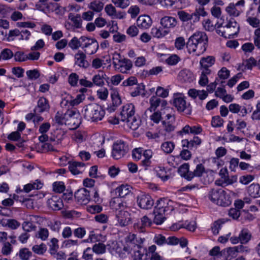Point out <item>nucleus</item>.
<instances>
[{
    "label": "nucleus",
    "instance_id": "nucleus-46",
    "mask_svg": "<svg viewBox=\"0 0 260 260\" xmlns=\"http://www.w3.org/2000/svg\"><path fill=\"white\" fill-rule=\"evenodd\" d=\"M185 228L188 230L190 231H194L196 230V226L194 222H190L189 223H185L183 224V226H181V225H179V226L178 227L177 224H174L173 225V229L174 230H178L179 229L181 228Z\"/></svg>",
    "mask_w": 260,
    "mask_h": 260
},
{
    "label": "nucleus",
    "instance_id": "nucleus-40",
    "mask_svg": "<svg viewBox=\"0 0 260 260\" xmlns=\"http://www.w3.org/2000/svg\"><path fill=\"white\" fill-rule=\"evenodd\" d=\"M210 73V70H202L200 79L199 81L201 86H204L208 83L207 75H209Z\"/></svg>",
    "mask_w": 260,
    "mask_h": 260
},
{
    "label": "nucleus",
    "instance_id": "nucleus-34",
    "mask_svg": "<svg viewBox=\"0 0 260 260\" xmlns=\"http://www.w3.org/2000/svg\"><path fill=\"white\" fill-rule=\"evenodd\" d=\"M68 18L72 22L75 27L79 28L82 27V20L80 14L75 15L73 13H70Z\"/></svg>",
    "mask_w": 260,
    "mask_h": 260
},
{
    "label": "nucleus",
    "instance_id": "nucleus-58",
    "mask_svg": "<svg viewBox=\"0 0 260 260\" xmlns=\"http://www.w3.org/2000/svg\"><path fill=\"white\" fill-rule=\"evenodd\" d=\"M224 221L222 220H218L215 221L212 226V231L214 235H217L219 233V230L221 229Z\"/></svg>",
    "mask_w": 260,
    "mask_h": 260
},
{
    "label": "nucleus",
    "instance_id": "nucleus-59",
    "mask_svg": "<svg viewBox=\"0 0 260 260\" xmlns=\"http://www.w3.org/2000/svg\"><path fill=\"white\" fill-rule=\"evenodd\" d=\"M223 120L219 116H216L213 117L211 124L213 127H219L223 125Z\"/></svg>",
    "mask_w": 260,
    "mask_h": 260
},
{
    "label": "nucleus",
    "instance_id": "nucleus-4",
    "mask_svg": "<svg viewBox=\"0 0 260 260\" xmlns=\"http://www.w3.org/2000/svg\"><path fill=\"white\" fill-rule=\"evenodd\" d=\"M121 116V120L125 121L131 129L136 130L140 126L141 120L135 115V108L133 104H127L123 106Z\"/></svg>",
    "mask_w": 260,
    "mask_h": 260
},
{
    "label": "nucleus",
    "instance_id": "nucleus-42",
    "mask_svg": "<svg viewBox=\"0 0 260 260\" xmlns=\"http://www.w3.org/2000/svg\"><path fill=\"white\" fill-rule=\"evenodd\" d=\"M106 245L102 243L94 244L92 247V251L98 254H102L106 252Z\"/></svg>",
    "mask_w": 260,
    "mask_h": 260
},
{
    "label": "nucleus",
    "instance_id": "nucleus-3",
    "mask_svg": "<svg viewBox=\"0 0 260 260\" xmlns=\"http://www.w3.org/2000/svg\"><path fill=\"white\" fill-rule=\"evenodd\" d=\"M110 207L115 210L116 217L118 224L121 226H125L132 222V217L127 210L126 203L122 202L118 198H113L110 203Z\"/></svg>",
    "mask_w": 260,
    "mask_h": 260
},
{
    "label": "nucleus",
    "instance_id": "nucleus-16",
    "mask_svg": "<svg viewBox=\"0 0 260 260\" xmlns=\"http://www.w3.org/2000/svg\"><path fill=\"white\" fill-rule=\"evenodd\" d=\"M137 24L140 28L147 29L151 25L152 20L147 15H141L137 20Z\"/></svg>",
    "mask_w": 260,
    "mask_h": 260
},
{
    "label": "nucleus",
    "instance_id": "nucleus-9",
    "mask_svg": "<svg viewBox=\"0 0 260 260\" xmlns=\"http://www.w3.org/2000/svg\"><path fill=\"white\" fill-rule=\"evenodd\" d=\"M79 117V112L74 110L67 111L65 113V125H68L71 129L78 127L81 123Z\"/></svg>",
    "mask_w": 260,
    "mask_h": 260
},
{
    "label": "nucleus",
    "instance_id": "nucleus-20",
    "mask_svg": "<svg viewBox=\"0 0 260 260\" xmlns=\"http://www.w3.org/2000/svg\"><path fill=\"white\" fill-rule=\"evenodd\" d=\"M69 169L74 175L80 174L83 171L84 164L76 161L69 162Z\"/></svg>",
    "mask_w": 260,
    "mask_h": 260
},
{
    "label": "nucleus",
    "instance_id": "nucleus-8",
    "mask_svg": "<svg viewBox=\"0 0 260 260\" xmlns=\"http://www.w3.org/2000/svg\"><path fill=\"white\" fill-rule=\"evenodd\" d=\"M173 105L180 112H185L186 114L191 113V107L187 104L185 97L181 93L175 94L173 97Z\"/></svg>",
    "mask_w": 260,
    "mask_h": 260
},
{
    "label": "nucleus",
    "instance_id": "nucleus-29",
    "mask_svg": "<svg viewBox=\"0 0 260 260\" xmlns=\"http://www.w3.org/2000/svg\"><path fill=\"white\" fill-rule=\"evenodd\" d=\"M130 187L127 185H121L115 189V193L120 198H124L131 192Z\"/></svg>",
    "mask_w": 260,
    "mask_h": 260
},
{
    "label": "nucleus",
    "instance_id": "nucleus-52",
    "mask_svg": "<svg viewBox=\"0 0 260 260\" xmlns=\"http://www.w3.org/2000/svg\"><path fill=\"white\" fill-rule=\"evenodd\" d=\"M32 250L38 254H42L46 251V246L43 243L35 245L32 247Z\"/></svg>",
    "mask_w": 260,
    "mask_h": 260
},
{
    "label": "nucleus",
    "instance_id": "nucleus-14",
    "mask_svg": "<svg viewBox=\"0 0 260 260\" xmlns=\"http://www.w3.org/2000/svg\"><path fill=\"white\" fill-rule=\"evenodd\" d=\"M174 203L167 199H162L157 201L156 207L160 210V212L170 213L174 210Z\"/></svg>",
    "mask_w": 260,
    "mask_h": 260
},
{
    "label": "nucleus",
    "instance_id": "nucleus-37",
    "mask_svg": "<svg viewBox=\"0 0 260 260\" xmlns=\"http://www.w3.org/2000/svg\"><path fill=\"white\" fill-rule=\"evenodd\" d=\"M249 195L255 198L260 196V186L258 184H252L248 187V189Z\"/></svg>",
    "mask_w": 260,
    "mask_h": 260
},
{
    "label": "nucleus",
    "instance_id": "nucleus-39",
    "mask_svg": "<svg viewBox=\"0 0 260 260\" xmlns=\"http://www.w3.org/2000/svg\"><path fill=\"white\" fill-rule=\"evenodd\" d=\"M37 182L28 183L23 187V190L25 192H29L32 189H39L42 187L43 184L40 181H36Z\"/></svg>",
    "mask_w": 260,
    "mask_h": 260
},
{
    "label": "nucleus",
    "instance_id": "nucleus-60",
    "mask_svg": "<svg viewBox=\"0 0 260 260\" xmlns=\"http://www.w3.org/2000/svg\"><path fill=\"white\" fill-rule=\"evenodd\" d=\"M246 21L250 25L254 28L258 27L260 24V20L256 17H248Z\"/></svg>",
    "mask_w": 260,
    "mask_h": 260
},
{
    "label": "nucleus",
    "instance_id": "nucleus-10",
    "mask_svg": "<svg viewBox=\"0 0 260 260\" xmlns=\"http://www.w3.org/2000/svg\"><path fill=\"white\" fill-rule=\"evenodd\" d=\"M80 40L85 43L82 45V48L84 51L88 54H93L95 53L99 47L98 41L94 39H90L86 37H81Z\"/></svg>",
    "mask_w": 260,
    "mask_h": 260
},
{
    "label": "nucleus",
    "instance_id": "nucleus-28",
    "mask_svg": "<svg viewBox=\"0 0 260 260\" xmlns=\"http://www.w3.org/2000/svg\"><path fill=\"white\" fill-rule=\"evenodd\" d=\"M104 5L103 2L94 0L88 5V8L93 13H99L103 9Z\"/></svg>",
    "mask_w": 260,
    "mask_h": 260
},
{
    "label": "nucleus",
    "instance_id": "nucleus-36",
    "mask_svg": "<svg viewBox=\"0 0 260 260\" xmlns=\"http://www.w3.org/2000/svg\"><path fill=\"white\" fill-rule=\"evenodd\" d=\"M161 111L162 114H166V119L165 120H167L168 121L175 122V118L173 108L170 107H166Z\"/></svg>",
    "mask_w": 260,
    "mask_h": 260
},
{
    "label": "nucleus",
    "instance_id": "nucleus-22",
    "mask_svg": "<svg viewBox=\"0 0 260 260\" xmlns=\"http://www.w3.org/2000/svg\"><path fill=\"white\" fill-rule=\"evenodd\" d=\"M50 108L48 101L46 98H41L38 101V105L35 111L36 112L42 113L48 111Z\"/></svg>",
    "mask_w": 260,
    "mask_h": 260
},
{
    "label": "nucleus",
    "instance_id": "nucleus-41",
    "mask_svg": "<svg viewBox=\"0 0 260 260\" xmlns=\"http://www.w3.org/2000/svg\"><path fill=\"white\" fill-rule=\"evenodd\" d=\"M106 75L102 73L101 75L100 74L94 75L92 78V83L98 86H103L105 83L104 81V76Z\"/></svg>",
    "mask_w": 260,
    "mask_h": 260
},
{
    "label": "nucleus",
    "instance_id": "nucleus-5",
    "mask_svg": "<svg viewBox=\"0 0 260 260\" xmlns=\"http://www.w3.org/2000/svg\"><path fill=\"white\" fill-rule=\"evenodd\" d=\"M240 29L239 25L233 19H230L227 24L218 25L216 32L218 34L226 38H231L237 35Z\"/></svg>",
    "mask_w": 260,
    "mask_h": 260
},
{
    "label": "nucleus",
    "instance_id": "nucleus-63",
    "mask_svg": "<svg viewBox=\"0 0 260 260\" xmlns=\"http://www.w3.org/2000/svg\"><path fill=\"white\" fill-rule=\"evenodd\" d=\"M87 210L91 214L100 213L102 210V207L99 205H90L87 207Z\"/></svg>",
    "mask_w": 260,
    "mask_h": 260
},
{
    "label": "nucleus",
    "instance_id": "nucleus-51",
    "mask_svg": "<svg viewBox=\"0 0 260 260\" xmlns=\"http://www.w3.org/2000/svg\"><path fill=\"white\" fill-rule=\"evenodd\" d=\"M81 41L80 39L79 40L77 37H74L69 43V46L73 50L77 49L82 46Z\"/></svg>",
    "mask_w": 260,
    "mask_h": 260
},
{
    "label": "nucleus",
    "instance_id": "nucleus-44",
    "mask_svg": "<svg viewBox=\"0 0 260 260\" xmlns=\"http://www.w3.org/2000/svg\"><path fill=\"white\" fill-rule=\"evenodd\" d=\"M174 144L170 141L163 143L161 146V149L166 153H171L174 150Z\"/></svg>",
    "mask_w": 260,
    "mask_h": 260
},
{
    "label": "nucleus",
    "instance_id": "nucleus-21",
    "mask_svg": "<svg viewBox=\"0 0 260 260\" xmlns=\"http://www.w3.org/2000/svg\"><path fill=\"white\" fill-rule=\"evenodd\" d=\"M133 66L132 62L131 60L123 58L122 61L118 64V66L115 68L119 72L122 73H127V71L130 70Z\"/></svg>",
    "mask_w": 260,
    "mask_h": 260
},
{
    "label": "nucleus",
    "instance_id": "nucleus-19",
    "mask_svg": "<svg viewBox=\"0 0 260 260\" xmlns=\"http://www.w3.org/2000/svg\"><path fill=\"white\" fill-rule=\"evenodd\" d=\"M202 132V128L200 126H190L188 125H185L181 131L178 132V134L182 135L183 134H191L198 135Z\"/></svg>",
    "mask_w": 260,
    "mask_h": 260
},
{
    "label": "nucleus",
    "instance_id": "nucleus-48",
    "mask_svg": "<svg viewBox=\"0 0 260 260\" xmlns=\"http://www.w3.org/2000/svg\"><path fill=\"white\" fill-rule=\"evenodd\" d=\"M175 122L168 121L167 120H164L162 121V125L164 130L168 133H170L174 131L175 126L174 125Z\"/></svg>",
    "mask_w": 260,
    "mask_h": 260
},
{
    "label": "nucleus",
    "instance_id": "nucleus-47",
    "mask_svg": "<svg viewBox=\"0 0 260 260\" xmlns=\"http://www.w3.org/2000/svg\"><path fill=\"white\" fill-rule=\"evenodd\" d=\"M31 255V251L26 248L21 249L19 252V256L22 260H28Z\"/></svg>",
    "mask_w": 260,
    "mask_h": 260
},
{
    "label": "nucleus",
    "instance_id": "nucleus-49",
    "mask_svg": "<svg viewBox=\"0 0 260 260\" xmlns=\"http://www.w3.org/2000/svg\"><path fill=\"white\" fill-rule=\"evenodd\" d=\"M151 33L154 37L159 38L166 36L168 32L162 29L154 27L152 28Z\"/></svg>",
    "mask_w": 260,
    "mask_h": 260
},
{
    "label": "nucleus",
    "instance_id": "nucleus-26",
    "mask_svg": "<svg viewBox=\"0 0 260 260\" xmlns=\"http://www.w3.org/2000/svg\"><path fill=\"white\" fill-rule=\"evenodd\" d=\"M215 62V58L211 56L207 57L202 58L200 60L201 70H210L209 68L211 67Z\"/></svg>",
    "mask_w": 260,
    "mask_h": 260
},
{
    "label": "nucleus",
    "instance_id": "nucleus-24",
    "mask_svg": "<svg viewBox=\"0 0 260 260\" xmlns=\"http://www.w3.org/2000/svg\"><path fill=\"white\" fill-rule=\"evenodd\" d=\"M226 13L231 17H235L240 15L242 10L238 8L234 3H230L225 9Z\"/></svg>",
    "mask_w": 260,
    "mask_h": 260
},
{
    "label": "nucleus",
    "instance_id": "nucleus-35",
    "mask_svg": "<svg viewBox=\"0 0 260 260\" xmlns=\"http://www.w3.org/2000/svg\"><path fill=\"white\" fill-rule=\"evenodd\" d=\"M153 214L154 215V218L153 219L154 222L156 224H161L165 219L164 214L165 213L160 212V210L157 209L155 206L153 211Z\"/></svg>",
    "mask_w": 260,
    "mask_h": 260
},
{
    "label": "nucleus",
    "instance_id": "nucleus-12",
    "mask_svg": "<svg viewBox=\"0 0 260 260\" xmlns=\"http://www.w3.org/2000/svg\"><path fill=\"white\" fill-rule=\"evenodd\" d=\"M137 203L141 208L148 210L152 208L154 202L149 194L142 193L137 197Z\"/></svg>",
    "mask_w": 260,
    "mask_h": 260
},
{
    "label": "nucleus",
    "instance_id": "nucleus-64",
    "mask_svg": "<svg viewBox=\"0 0 260 260\" xmlns=\"http://www.w3.org/2000/svg\"><path fill=\"white\" fill-rule=\"evenodd\" d=\"M53 190L56 192L61 193L65 189V186L62 182H55L53 184Z\"/></svg>",
    "mask_w": 260,
    "mask_h": 260
},
{
    "label": "nucleus",
    "instance_id": "nucleus-43",
    "mask_svg": "<svg viewBox=\"0 0 260 260\" xmlns=\"http://www.w3.org/2000/svg\"><path fill=\"white\" fill-rule=\"evenodd\" d=\"M189 166L188 164L185 163L182 165L178 169V173L181 176L184 177L187 179V176L190 172L189 171Z\"/></svg>",
    "mask_w": 260,
    "mask_h": 260
},
{
    "label": "nucleus",
    "instance_id": "nucleus-17",
    "mask_svg": "<svg viewBox=\"0 0 260 260\" xmlns=\"http://www.w3.org/2000/svg\"><path fill=\"white\" fill-rule=\"evenodd\" d=\"M86 55L83 52L79 51L75 55V64L81 68H86L88 67V62L86 60Z\"/></svg>",
    "mask_w": 260,
    "mask_h": 260
},
{
    "label": "nucleus",
    "instance_id": "nucleus-25",
    "mask_svg": "<svg viewBox=\"0 0 260 260\" xmlns=\"http://www.w3.org/2000/svg\"><path fill=\"white\" fill-rule=\"evenodd\" d=\"M161 25L166 28H172L177 24L176 19L172 17L165 16L160 20Z\"/></svg>",
    "mask_w": 260,
    "mask_h": 260
},
{
    "label": "nucleus",
    "instance_id": "nucleus-53",
    "mask_svg": "<svg viewBox=\"0 0 260 260\" xmlns=\"http://www.w3.org/2000/svg\"><path fill=\"white\" fill-rule=\"evenodd\" d=\"M0 55L2 59L4 60H8L12 58L14 54L10 49L6 48L2 51Z\"/></svg>",
    "mask_w": 260,
    "mask_h": 260
},
{
    "label": "nucleus",
    "instance_id": "nucleus-27",
    "mask_svg": "<svg viewBox=\"0 0 260 260\" xmlns=\"http://www.w3.org/2000/svg\"><path fill=\"white\" fill-rule=\"evenodd\" d=\"M239 238L241 244L247 243L251 238V233L249 230L243 229L239 233Z\"/></svg>",
    "mask_w": 260,
    "mask_h": 260
},
{
    "label": "nucleus",
    "instance_id": "nucleus-31",
    "mask_svg": "<svg viewBox=\"0 0 260 260\" xmlns=\"http://www.w3.org/2000/svg\"><path fill=\"white\" fill-rule=\"evenodd\" d=\"M2 224L3 226L8 227L12 230H15L20 225V223L14 219H3Z\"/></svg>",
    "mask_w": 260,
    "mask_h": 260
},
{
    "label": "nucleus",
    "instance_id": "nucleus-7",
    "mask_svg": "<svg viewBox=\"0 0 260 260\" xmlns=\"http://www.w3.org/2000/svg\"><path fill=\"white\" fill-rule=\"evenodd\" d=\"M208 199L213 203L221 206H228L232 203L231 198L222 189H212L208 193Z\"/></svg>",
    "mask_w": 260,
    "mask_h": 260
},
{
    "label": "nucleus",
    "instance_id": "nucleus-32",
    "mask_svg": "<svg viewBox=\"0 0 260 260\" xmlns=\"http://www.w3.org/2000/svg\"><path fill=\"white\" fill-rule=\"evenodd\" d=\"M183 146L186 147L189 149H192L193 147L199 146L201 143V140L198 137H194L193 139L190 141L184 140L182 141Z\"/></svg>",
    "mask_w": 260,
    "mask_h": 260
},
{
    "label": "nucleus",
    "instance_id": "nucleus-1",
    "mask_svg": "<svg viewBox=\"0 0 260 260\" xmlns=\"http://www.w3.org/2000/svg\"><path fill=\"white\" fill-rule=\"evenodd\" d=\"M145 241V238L130 233L125 238V245L123 249L128 252H134L133 260H148L147 248L143 245Z\"/></svg>",
    "mask_w": 260,
    "mask_h": 260
},
{
    "label": "nucleus",
    "instance_id": "nucleus-11",
    "mask_svg": "<svg viewBox=\"0 0 260 260\" xmlns=\"http://www.w3.org/2000/svg\"><path fill=\"white\" fill-rule=\"evenodd\" d=\"M128 150L127 146L123 141H118L113 146L112 156L115 159H118L123 157Z\"/></svg>",
    "mask_w": 260,
    "mask_h": 260
},
{
    "label": "nucleus",
    "instance_id": "nucleus-55",
    "mask_svg": "<svg viewBox=\"0 0 260 260\" xmlns=\"http://www.w3.org/2000/svg\"><path fill=\"white\" fill-rule=\"evenodd\" d=\"M253 42L255 46L260 49V27L254 30Z\"/></svg>",
    "mask_w": 260,
    "mask_h": 260
},
{
    "label": "nucleus",
    "instance_id": "nucleus-38",
    "mask_svg": "<svg viewBox=\"0 0 260 260\" xmlns=\"http://www.w3.org/2000/svg\"><path fill=\"white\" fill-rule=\"evenodd\" d=\"M149 102L150 105H151V109H155V110L160 104H161L162 106H165L167 104V102L166 101L161 100L160 99L154 96H152L150 99Z\"/></svg>",
    "mask_w": 260,
    "mask_h": 260
},
{
    "label": "nucleus",
    "instance_id": "nucleus-30",
    "mask_svg": "<svg viewBox=\"0 0 260 260\" xmlns=\"http://www.w3.org/2000/svg\"><path fill=\"white\" fill-rule=\"evenodd\" d=\"M180 80L183 82H190L193 80V74L189 70L184 69L181 70L178 74Z\"/></svg>",
    "mask_w": 260,
    "mask_h": 260
},
{
    "label": "nucleus",
    "instance_id": "nucleus-2",
    "mask_svg": "<svg viewBox=\"0 0 260 260\" xmlns=\"http://www.w3.org/2000/svg\"><path fill=\"white\" fill-rule=\"evenodd\" d=\"M207 42L208 37L204 32H196L190 37L186 43L188 52L200 55L206 51Z\"/></svg>",
    "mask_w": 260,
    "mask_h": 260
},
{
    "label": "nucleus",
    "instance_id": "nucleus-33",
    "mask_svg": "<svg viewBox=\"0 0 260 260\" xmlns=\"http://www.w3.org/2000/svg\"><path fill=\"white\" fill-rule=\"evenodd\" d=\"M64 135L63 132L56 130L54 132L53 135L49 137V141L53 142L54 145L58 144L62 140Z\"/></svg>",
    "mask_w": 260,
    "mask_h": 260
},
{
    "label": "nucleus",
    "instance_id": "nucleus-61",
    "mask_svg": "<svg viewBox=\"0 0 260 260\" xmlns=\"http://www.w3.org/2000/svg\"><path fill=\"white\" fill-rule=\"evenodd\" d=\"M79 80V76L75 73L71 74L69 77L68 81L69 84L72 86L77 85Z\"/></svg>",
    "mask_w": 260,
    "mask_h": 260
},
{
    "label": "nucleus",
    "instance_id": "nucleus-56",
    "mask_svg": "<svg viewBox=\"0 0 260 260\" xmlns=\"http://www.w3.org/2000/svg\"><path fill=\"white\" fill-rule=\"evenodd\" d=\"M26 74L29 80H36L40 77V73L37 69L27 71Z\"/></svg>",
    "mask_w": 260,
    "mask_h": 260
},
{
    "label": "nucleus",
    "instance_id": "nucleus-57",
    "mask_svg": "<svg viewBox=\"0 0 260 260\" xmlns=\"http://www.w3.org/2000/svg\"><path fill=\"white\" fill-rule=\"evenodd\" d=\"M186 45V43L185 41V39L182 37L177 38L175 41V46L178 50L182 49L185 45Z\"/></svg>",
    "mask_w": 260,
    "mask_h": 260
},
{
    "label": "nucleus",
    "instance_id": "nucleus-13",
    "mask_svg": "<svg viewBox=\"0 0 260 260\" xmlns=\"http://www.w3.org/2000/svg\"><path fill=\"white\" fill-rule=\"evenodd\" d=\"M75 198L79 204L86 205L90 200L89 191L84 188L79 189L75 193Z\"/></svg>",
    "mask_w": 260,
    "mask_h": 260
},
{
    "label": "nucleus",
    "instance_id": "nucleus-15",
    "mask_svg": "<svg viewBox=\"0 0 260 260\" xmlns=\"http://www.w3.org/2000/svg\"><path fill=\"white\" fill-rule=\"evenodd\" d=\"M151 221L146 216H144L140 221L134 224V228L140 233H144L146 227L150 226Z\"/></svg>",
    "mask_w": 260,
    "mask_h": 260
},
{
    "label": "nucleus",
    "instance_id": "nucleus-45",
    "mask_svg": "<svg viewBox=\"0 0 260 260\" xmlns=\"http://www.w3.org/2000/svg\"><path fill=\"white\" fill-rule=\"evenodd\" d=\"M105 11L108 16L113 18L117 16L116 8L112 4L107 5L105 7Z\"/></svg>",
    "mask_w": 260,
    "mask_h": 260
},
{
    "label": "nucleus",
    "instance_id": "nucleus-54",
    "mask_svg": "<svg viewBox=\"0 0 260 260\" xmlns=\"http://www.w3.org/2000/svg\"><path fill=\"white\" fill-rule=\"evenodd\" d=\"M12 249L13 246L9 242H5L2 248V253L3 255H8L11 253Z\"/></svg>",
    "mask_w": 260,
    "mask_h": 260
},
{
    "label": "nucleus",
    "instance_id": "nucleus-6",
    "mask_svg": "<svg viewBox=\"0 0 260 260\" xmlns=\"http://www.w3.org/2000/svg\"><path fill=\"white\" fill-rule=\"evenodd\" d=\"M105 114L102 107L96 104H90L84 107V116L88 121L95 122L101 120Z\"/></svg>",
    "mask_w": 260,
    "mask_h": 260
},
{
    "label": "nucleus",
    "instance_id": "nucleus-18",
    "mask_svg": "<svg viewBox=\"0 0 260 260\" xmlns=\"http://www.w3.org/2000/svg\"><path fill=\"white\" fill-rule=\"evenodd\" d=\"M49 207L53 210H59L63 207L62 201L57 196L52 197L47 201Z\"/></svg>",
    "mask_w": 260,
    "mask_h": 260
},
{
    "label": "nucleus",
    "instance_id": "nucleus-50",
    "mask_svg": "<svg viewBox=\"0 0 260 260\" xmlns=\"http://www.w3.org/2000/svg\"><path fill=\"white\" fill-rule=\"evenodd\" d=\"M111 1L116 7L121 9L127 8L130 4L129 0H111Z\"/></svg>",
    "mask_w": 260,
    "mask_h": 260
},
{
    "label": "nucleus",
    "instance_id": "nucleus-62",
    "mask_svg": "<svg viewBox=\"0 0 260 260\" xmlns=\"http://www.w3.org/2000/svg\"><path fill=\"white\" fill-rule=\"evenodd\" d=\"M177 15L179 18L183 22H186L190 20V14L184 11H178Z\"/></svg>",
    "mask_w": 260,
    "mask_h": 260
},
{
    "label": "nucleus",
    "instance_id": "nucleus-23",
    "mask_svg": "<svg viewBox=\"0 0 260 260\" xmlns=\"http://www.w3.org/2000/svg\"><path fill=\"white\" fill-rule=\"evenodd\" d=\"M205 172V169L203 165L200 164L197 165L193 172H190L187 176V180H191L194 177H201Z\"/></svg>",
    "mask_w": 260,
    "mask_h": 260
}]
</instances>
